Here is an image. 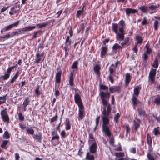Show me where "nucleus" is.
<instances>
[{
  "label": "nucleus",
  "mask_w": 160,
  "mask_h": 160,
  "mask_svg": "<svg viewBox=\"0 0 160 160\" xmlns=\"http://www.w3.org/2000/svg\"><path fill=\"white\" fill-rule=\"evenodd\" d=\"M110 93L108 92H101L99 94L102 103L104 106L103 110L102 111L101 118L102 122V131L104 133V136L110 137L112 135L109 124L110 119L112 118L110 115L111 108L110 104H108L110 97Z\"/></svg>",
  "instance_id": "nucleus-1"
},
{
  "label": "nucleus",
  "mask_w": 160,
  "mask_h": 160,
  "mask_svg": "<svg viewBox=\"0 0 160 160\" xmlns=\"http://www.w3.org/2000/svg\"><path fill=\"white\" fill-rule=\"evenodd\" d=\"M121 23L122 24L121 27L118 24L115 23H112V29L113 31L116 34L115 38L117 41L120 42L123 41L121 43V46L118 44H115L112 47L113 50H116L117 49L124 48L125 45L128 46L129 44L128 42L130 40V38L127 37L124 38L125 32L123 29V24L124 23L123 21H121Z\"/></svg>",
  "instance_id": "nucleus-2"
},
{
  "label": "nucleus",
  "mask_w": 160,
  "mask_h": 160,
  "mask_svg": "<svg viewBox=\"0 0 160 160\" xmlns=\"http://www.w3.org/2000/svg\"><path fill=\"white\" fill-rule=\"evenodd\" d=\"M0 114L2 119L4 122H7L8 123H9V118L6 108L1 111Z\"/></svg>",
  "instance_id": "nucleus-3"
},
{
  "label": "nucleus",
  "mask_w": 160,
  "mask_h": 160,
  "mask_svg": "<svg viewBox=\"0 0 160 160\" xmlns=\"http://www.w3.org/2000/svg\"><path fill=\"white\" fill-rule=\"evenodd\" d=\"M156 73V69H152L150 71L149 75V78L152 83H154L155 77Z\"/></svg>",
  "instance_id": "nucleus-4"
},
{
  "label": "nucleus",
  "mask_w": 160,
  "mask_h": 160,
  "mask_svg": "<svg viewBox=\"0 0 160 160\" xmlns=\"http://www.w3.org/2000/svg\"><path fill=\"white\" fill-rule=\"evenodd\" d=\"M74 98L75 102L78 105V107L83 106L81 97L78 94H75Z\"/></svg>",
  "instance_id": "nucleus-5"
},
{
  "label": "nucleus",
  "mask_w": 160,
  "mask_h": 160,
  "mask_svg": "<svg viewBox=\"0 0 160 160\" xmlns=\"http://www.w3.org/2000/svg\"><path fill=\"white\" fill-rule=\"evenodd\" d=\"M62 74V71H59L56 74L55 76V85H57L58 88L60 86V83L61 82V77Z\"/></svg>",
  "instance_id": "nucleus-6"
},
{
  "label": "nucleus",
  "mask_w": 160,
  "mask_h": 160,
  "mask_svg": "<svg viewBox=\"0 0 160 160\" xmlns=\"http://www.w3.org/2000/svg\"><path fill=\"white\" fill-rule=\"evenodd\" d=\"M109 90L110 92L111 93L115 92L119 93L121 92V88L119 86H114L110 87Z\"/></svg>",
  "instance_id": "nucleus-7"
},
{
  "label": "nucleus",
  "mask_w": 160,
  "mask_h": 160,
  "mask_svg": "<svg viewBox=\"0 0 160 160\" xmlns=\"http://www.w3.org/2000/svg\"><path fill=\"white\" fill-rule=\"evenodd\" d=\"M78 108V119L82 120L83 118L85 115L84 107L83 106Z\"/></svg>",
  "instance_id": "nucleus-8"
},
{
  "label": "nucleus",
  "mask_w": 160,
  "mask_h": 160,
  "mask_svg": "<svg viewBox=\"0 0 160 160\" xmlns=\"http://www.w3.org/2000/svg\"><path fill=\"white\" fill-rule=\"evenodd\" d=\"M20 21L18 20L15 23L10 24L4 27L6 31L10 30L14 27H17L19 24Z\"/></svg>",
  "instance_id": "nucleus-9"
},
{
  "label": "nucleus",
  "mask_w": 160,
  "mask_h": 160,
  "mask_svg": "<svg viewBox=\"0 0 160 160\" xmlns=\"http://www.w3.org/2000/svg\"><path fill=\"white\" fill-rule=\"evenodd\" d=\"M97 148V145L96 143L95 142L89 147V152L94 153L96 152Z\"/></svg>",
  "instance_id": "nucleus-10"
},
{
  "label": "nucleus",
  "mask_w": 160,
  "mask_h": 160,
  "mask_svg": "<svg viewBox=\"0 0 160 160\" xmlns=\"http://www.w3.org/2000/svg\"><path fill=\"white\" fill-rule=\"evenodd\" d=\"M125 11L127 16L129 17L130 14H134L137 12V10L131 8H127L125 9Z\"/></svg>",
  "instance_id": "nucleus-11"
},
{
  "label": "nucleus",
  "mask_w": 160,
  "mask_h": 160,
  "mask_svg": "<svg viewBox=\"0 0 160 160\" xmlns=\"http://www.w3.org/2000/svg\"><path fill=\"white\" fill-rule=\"evenodd\" d=\"M140 123V121L139 119L136 118L133 121V128L137 130L139 128Z\"/></svg>",
  "instance_id": "nucleus-12"
},
{
  "label": "nucleus",
  "mask_w": 160,
  "mask_h": 160,
  "mask_svg": "<svg viewBox=\"0 0 160 160\" xmlns=\"http://www.w3.org/2000/svg\"><path fill=\"white\" fill-rule=\"evenodd\" d=\"M101 67L98 65H96L94 66L93 70L95 73L98 75L99 76L100 74V70Z\"/></svg>",
  "instance_id": "nucleus-13"
},
{
  "label": "nucleus",
  "mask_w": 160,
  "mask_h": 160,
  "mask_svg": "<svg viewBox=\"0 0 160 160\" xmlns=\"http://www.w3.org/2000/svg\"><path fill=\"white\" fill-rule=\"evenodd\" d=\"M131 77L130 73H127L125 75V82L126 85H128L131 81Z\"/></svg>",
  "instance_id": "nucleus-14"
},
{
  "label": "nucleus",
  "mask_w": 160,
  "mask_h": 160,
  "mask_svg": "<svg viewBox=\"0 0 160 160\" xmlns=\"http://www.w3.org/2000/svg\"><path fill=\"white\" fill-rule=\"evenodd\" d=\"M108 51V48L105 47H102L101 48V52L100 53L101 57L103 58V56H105Z\"/></svg>",
  "instance_id": "nucleus-15"
},
{
  "label": "nucleus",
  "mask_w": 160,
  "mask_h": 160,
  "mask_svg": "<svg viewBox=\"0 0 160 160\" xmlns=\"http://www.w3.org/2000/svg\"><path fill=\"white\" fill-rule=\"evenodd\" d=\"M33 138L39 142H41L42 135L41 133H39L38 134H33Z\"/></svg>",
  "instance_id": "nucleus-16"
},
{
  "label": "nucleus",
  "mask_w": 160,
  "mask_h": 160,
  "mask_svg": "<svg viewBox=\"0 0 160 160\" xmlns=\"http://www.w3.org/2000/svg\"><path fill=\"white\" fill-rule=\"evenodd\" d=\"M141 88V87L140 86H138L135 87L134 89V93L133 95L138 96L139 93V90Z\"/></svg>",
  "instance_id": "nucleus-17"
},
{
  "label": "nucleus",
  "mask_w": 160,
  "mask_h": 160,
  "mask_svg": "<svg viewBox=\"0 0 160 160\" xmlns=\"http://www.w3.org/2000/svg\"><path fill=\"white\" fill-rule=\"evenodd\" d=\"M85 159L87 160H94L95 158L94 156L88 152L87 153L85 157Z\"/></svg>",
  "instance_id": "nucleus-18"
},
{
  "label": "nucleus",
  "mask_w": 160,
  "mask_h": 160,
  "mask_svg": "<svg viewBox=\"0 0 160 160\" xmlns=\"http://www.w3.org/2000/svg\"><path fill=\"white\" fill-rule=\"evenodd\" d=\"M9 142V140H4L2 141V143L1 145V147L4 149H7L8 147L6 146Z\"/></svg>",
  "instance_id": "nucleus-19"
},
{
  "label": "nucleus",
  "mask_w": 160,
  "mask_h": 160,
  "mask_svg": "<svg viewBox=\"0 0 160 160\" xmlns=\"http://www.w3.org/2000/svg\"><path fill=\"white\" fill-rule=\"evenodd\" d=\"M135 40L137 41L136 45H138V44H141L143 41L142 38L140 36H136Z\"/></svg>",
  "instance_id": "nucleus-20"
},
{
  "label": "nucleus",
  "mask_w": 160,
  "mask_h": 160,
  "mask_svg": "<svg viewBox=\"0 0 160 160\" xmlns=\"http://www.w3.org/2000/svg\"><path fill=\"white\" fill-rule=\"evenodd\" d=\"M42 33V31H38L34 32L33 36L32 38V39L36 38L37 37H38V35L39 34L40 35Z\"/></svg>",
  "instance_id": "nucleus-21"
},
{
  "label": "nucleus",
  "mask_w": 160,
  "mask_h": 160,
  "mask_svg": "<svg viewBox=\"0 0 160 160\" xmlns=\"http://www.w3.org/2000/svg\"><path fill=\"white\" fill-rule=\"evenodd\" d=\"M22 33L21 29H19L18 31L12 32L11 33V38L14 37L15 35H18Z\"/></svg>",
  "instance_id": "nucleus-22"
},
{
  "label": "nucleus",
  "mask_w": 160,
  "mask_h": 160,
  "mask_svg": "<svg viewBox=\"0 0 160 160\" xmlns=\"http://www.w3.org/2000/svg\"><path fill=\"white\" fill-rule=\"evenodd\" d=\"M19 75V72L17 71L13 78L9 81L10 83H13V82L16 80Z\"/></svg>",
  "instance_id": "nucleus-23"
},
{
  "label": "nucleus",
  "mask_w": 160,
  "mask_h": 160,
  "mask_svg": "<svg viewBox=\"0 0 160 160\" xmlns=\"http://www.w3.org/2000/svg\"><path fill=\"white\" fill-rule=\"evenodd\" d=\"M7 94L0 97V105L6 102L7 100Z\"/></svg>",
  "instance_id": "nucleus-24"
},
{
  "label": "nucleus",
  "mask_w": 160,
  "mask_h": 160,
  "mask_svg": "<svg viewBox=\"0 0 160 160\" xmlns=\"http://www.w3.org/2000/svg\"><path fill=\"white\" fill-rule=\"evenodd\" d=\"M41 57V55H40V54L38 52H37L36 54V58L35 61V63H38L39 62L41 59V58H40Z\"/></svg>",
  "instance_id": "nucleus-25"
},
{
  "label": "nucleus",
  "mask_w": 160,
  "mask_h": 160,
  "mask_svg": "<svg viewBox=\"0 0 160 160\" xmlns=\"http://www.w3.org/2000/svg\"><path fill=\"white\" fill-rule=\"evenodd\" d=\"M159 7V5L158 4H155V5H151L148 7V8L151 10H153L158 8Z\"/></svg>",
  "instance_id": "nucleus-26"
},
{
  "label": "nucleus",
  "mask_w": 160,
  "mask_h": 160,
  "mask_svg": "<svg viewBox=\"0 0 160 160\" xmlns=\"http://www.w3.org/2000/svg\"><path fill=\"white\" fill-rule=\"evenodd\" d=\"M132 105L134 106L137 105L138 104V101L136 97L134 95H133L132 96Z\"/></svg>",
  "instance_id": "nucleus-27"
},
{
  "label": "nucleus",
  "mask_w": 160,
  "mask_h": 160,
  "mask_svg": "<svg viewBox=\"0 0 160 160\" xmlns=\"http://www.w3.org/2000/svg\"><path fill=\"white\" fill-rule=\"evenodd\" d=\"M147 141L148 144L151 146L152 144V140L150 135L148 133L147 136Z\"/></svg>",
  "instance_id": "nucleus-28"
},
{
  "label": "nucleus",
  "mask_w": 160,
  "mask_h": 160,
  "mask_svg": "<svg viewBox=\"0 0 160 160\" xmlns=\"http://www.w3.org/2000/svg\"><path fill=\"white\" fill-rule=\"evenodd\" d=\"M73 77L72 72H71L69 79V84L70 86H72L73 85Z\"/></svg>",
  "instance_id": "nucleus-29"
},
{
  "label": "nucleus",
  "mask_w": 160,
  "mask_h": 160,
  "mask_svg": "<svg viewBox=\"0 0 160 160\" xmlns=\"http://www.w3.org/2000/svg\"><path fill=\"white\" fill-rule=\"evenodd\" d=\"M71 128V126L69 119H66L65 123V129L66 130H69Z\"/></svg>",
  "instance_id": "nucleus-30"
},
{
  "label": "nucleus",
  "mask_w": 160,
  "mask_h": 160,
  "mask_svg": "<svg viewBox=\"0 0 160 160\" xmlns=\"http://www.w3.org/2000/svg\"><path fill=\"white\" fill-rule=\"evenodd\" d=\"M138 8L143 13L146 12L148 10V7L144 6H141L139 7Z\"/></svg>",
  "instance_id": "nucleus-31"
},
{
  "label": "nucleus",
  "mask_w": 160,
  "mask_h": 160,
  "mask_svg": "<svg viewBox=\"0 0 160 160\" xmlns=\"http://www.w3.org/2000/svg\"><path fill=\"white\" fill-rule=\"evenodd\" d=\"M30 102L29 99L28 98H26L22 104V105L23 107H26L28 104Z\"/></svg>",
  "instance_id": "nucleus-32"
},
{
  "label": "nucleus",
  "mask_w": 160,
  "mask_h": 160,
  "mask_svg": "<svg viewBox=\"0 0 160 160\" xmlns=\"http://www.w3.org/2000/svg\"><path fill=\"white\" fill-rule=\"evenodd\" d=\"M154 102L157 105H160V96H157L155 97Z\"/></svg>",
  "instance_id": "nucleus-33"
},
{
  "label": "nucleus",
  "mask_w": 160,
  "mask_h": 160,
  "mask_svg": "<svg viewBox=\"0 0 160 160\" xmlns=\"http://www.w3.org/2000/svg\"><path fill=\"white\" fill-rule=\"evenodd\" d=\"M48 24V23L47 22H44L42 23L37 24L36 26L38 27L39 28H41L45 27Z\"/></svg>",
  "instance_id": "nucleus-34"
},
{
  "label": "nucleus",
  "mask_w": 160,
  "mask_h": 160,
  "mask_svg": "<svg viewBox=\"0 0 160 160\" xmlns=\"http://www.w3.org/2000/svg\"><path fill=\"white\" fill-rule=\"evenodd\" d=\"M120 117V114L118 113L114 115V121L116 123H117L118 121V119Z\"/></svg>",
  "instance_id": "nucleus-35"
},
{
  "label": "nucleus",
  "mask_w": 160,
  "mask_h": 160,
  "mask_svg": "<svg viewBox=\"0 0 160 160\" xmlns=\"http://www.w3.org/2000/svg\"><path fill=\"white\" fill-rule=\"evenodd\" d=\"M2 137L4 139H8L10 138V135L7 131H5L4 132L3 134Z\"/></svg>",
  "instance_id": "nucleus-36"
},
{
  "label": "nucleus",
  "mask_w": 160,
  "mask_h": 160,
  "mask_svg": "<svg viewBox=\"0 0 160 160\" xmlns=\"http://www.w3.org/2000/svg\"><path fill=\"white\" fill-rule=\"evenodd\" d=\"M152 66L155 68H158V59L157 58H156L154 60L153 64H152Z\"/></svg>",
  "instance_id": "nucleus-37"
},
{
  "label": "nucleus",
  "mask_w": 160,
  "mask_h": 160,
  "mask_svg": "<svg viewBox=\"0 0 160 160\" xmlns=\"http://www.w3.org/2000/svg\"><path fill=\"white\" fill-rule=\"evenodd\" d=\"M19 120L20 121H22L24 120V117L22 113L20 112L18 114Z\"/></svg>",
  "instance_id": "nucleus-38"
},
{
  "label": "nucleus",
  "mask_w": 160,
  "mask_h": 160,
  "mask_svg": "<svg viewBox=\"0 0 160 160\" xmlns=\"http://www.w3.org/2000/svg\"><path fill=\"white\" fill-rule=\"evenodd\" d=\"M114 66V64H111V66L109 68V70L110 72V74H112L113 73H115V72H114V69L112 67V66Z\"/></svg>",
  "instance_id": "nucleus-39"
},
{
  "label": "nucleus",
  "mask_w": 160,
  "mask_h": 160,
  "mask_svg": "<svg viewBox=\"0 0 160 160\" xmlns=\"http://www.w3.org/2000/svg\"><path fill=\"white\" fill-rule=\"evenodd\" d=\"M36 26H28L26 27L28 31L32 30L36 28Z\"/></svg>",
  "instance_id": "nucleus-40"
},
{
  "label": "nucleus",
  "mask_w": 160,
  "mask_h": 160,
  "mask_svg": "<svg viewBox=\"0 0 160 160\" xmlns=\"http://www.w3.org/2000/svg\"><path fill=\"white\" fill-rule=\"evenodd\" d=\"M83 8H84V7H83L82 8L81 10H78L77 11V16L78 18H80V16L83 13Z\"/></svg>",
  "instance_id": "nucleus-41"
},
{
  "label": "nucleus",
  "mask_w": 160,
  "mask_h": 160,
  "mask_svg": "<svg viewBox=\"0 0 160 160\" xmlns=\"http://www.w3.org/2000/svg\"><path fill=\"white\" fill-rule=\"evenodd\" d=\"M71 41L69 40V37L68 36L66 39L65 43V46H69L70 45Z\"/></svg>",
  "instance_id": "nucleus-42"
},
{
  "label": "nucleus",
  "mask_w": 160,
  "mask_h": 160,
  "mask_svg": "<svg viewBox=\"0 0 160 160\" xmlns=\"http://www.w3.org/2000/svg\"><path fill=\"white\" fill-rule=\"evenodd\" d=\"M1 38L2 39H8V38H11V34H8L5 35H3L2 36H1Z\"/></svg>",
  "instance_id": "nucleus-43"
},
{
  "label": "nucleus",
  "mask_w": 160,
  "mask_h": 160,
  "mask_svg": "<svg viewBox=\"0 0 160 160\" xmlns=\"http://www.w3.org/2000/svg\"><path fill=\"white\" fill-rule=\"evenodd\" d=\"M10 75L6 73L4 75H2L1 77L4 80H6L9 78Z\"/></svg>",
  "instance_id": "nucleus-44"
},
{
  "label": "nucleus",
  "mask_w": 160,
  "mask_h": 160,
  "mask_svg": "<svg viewBox=\"0 0 160 160\" xmlns=\"http://www.w3.org/2000/svg\"><path fill=\"white\" fill-rule=\"evenodd\" d=\"M27 132L28 134L33 135L34 132V130L32 128H28L26 129Z\"/></svg>",
  "instance_id": "nucleus-45"
},
{
  "label": "nucleus",
  "mask_w": 160,
  "mask_h": 160,
  "mask_svg": "<svg viewBox=\"0 0 160 160\" xmlns=\"http://www.w3.org/2000/svg\"><path fill=\"white\" fill-rule=\"evenodd\" d=\"M78 62L77 61H76L74 62L72 66V69H76L78 67Z\"/></svg>",
  "instance_id": "nucleus-46"
},
{
  "label": "nucleus",
  "mask_w": 160,
  "mask_h": 160,
  "mask_svg": "<svg viewBox=\"0 0 160 160\" xmlns=\"http://www.w3.org/2000/svg\"><path fill=\"white\" fill-rule=\"evenodd\" d=\"M39 86H38L37 88L35 90V93L36 94L37 97H39V95L41 94L39 90Z\"/></svg>",
  "instance_id": "nucleus-47"
},
{
  "label": "nucleus",
  "mask_w": 160,
  "mask_h": 160,
  "mask_svg": "<svg viewBox=\"0 0 160 160\" xmlns=\"http://www.w3.org/2000/svg\"><path fill=\"white\" fill-rule=\"evenodd\" d=\"M57 85H55V94L56 96H58L59 95L60 93L59 91L58 90V88H58Z\"/></svg>",
  "instance_id": "nucleus-48"
},
{
  "label": "nucleus",
  "mask_w": 160,
  "mask_h": 160,
  "mask_svg": "<svg viewBox=\"0 0 160 160\" xmlns=\"http://www.w3.org/2000/svg\"><path fill=\"white\" fill-rule=\"evenodd\" d=\"M15 68V67H10L7 69L6 73L10 75L12 71Z\"/></svg>",
  "instance_id": "nucleus-49"
},
{
  "label": "nucleus",
  "mask_w": 160,
  "mask_h": 160,
  "mask_svg": "<svg viewBox=\"0 0 160 160\" xmlns=\"http://www.w3.org/2000/svg\"><path fill=\"white\" fill-rule=\"evenodd\" d=\"M138 112L139 115L143 116L145 112L142 109H138Z\"/></svg>",
  "instance_id": "nucleus-50"
},
{
  "label": "nucleus",
  "mask_w": 160,
  "mask_h": 160,
  "mask_svg": "<svg viewBox=\"0 0 160 160\" xmlns=\"http://www.w3.org/2000/svg\"><path fill=\"white\" fill-rule=\"evenodd\" d=\"M158 21L155 20L154 23V29L157 30L158 29Z\"/></svg>",
  "instance_id": "nucleus-51"
},
{
  "label": "nucleus",
  "mask_w": 160,
  "mask_h": 160,
  "mask_svg": "<svg viewBox=\"0 0 160 160\" xmlns=\"http://www.w3.org/2000/svg\"><path fill=\"white\" fill-rule=\"evenodd\" d=\"M117 157H123L124 155V153L123 152H117L115 154Z\"/></svg>",
  "instance_id": "nucleus-52"
},
{
  "label": "nucleus",
  "mask_w": 160,
  "mask_h": 160,
  "mask_svg": "<svg viewBox=\"0 0 160 160\" xmlns=\"http://www.w3.org/2000/svg\"><path fill=\"white\" fill-rule=\"evenodd\" d=\"M89 141H94V138L92 134L90 133L89 134Z\"/></svg>",
  "instance_id": "nucleus-53"
},
{
  "label": "nucleus",
  "mask_w": 160,
  "mask_h": 160,
  "mask_svg": "<svg viewBox=\"0 0 160 160\" xmlns=\"http://www.w3.org/2000/svg\"><path fill=\"white\" fill-rule=\"evenodd\" d=\"M59 138V136L58 135L57 133H56L55 136H53L52 137L51 140L52 141L55 139L58 140Z\"/></svg>",
  "instance_id": "nucleus-54"
},
{
  "label": "nucleus",
  "mask_w": 160,
  "mask_h": 160,
  "mask_svg": "<svg viewBox=\"0 0 160 160\" xmlns=\"http://www.w3.org/2000/svg\"><path fill=\"white\" fill-rule=\"evenodd\" d=\"M141 23L143 25H146L148 24V22L146 20V17H145L143 18V20Z\"/></svg>",
  "instance_id": "nucleus-55"
},
{
  "label": "nucleus",
  "mask_w": 160,
  "mask_h": 160,
  "mask_svg": "<svg viewBox=\"0 0 160 160\" xmlns=\"http://www.w3.org/2000/svg\"><path fill=\"white\" fill-rule=\"evenodd\" d=\"M147 157L149 160H154L153 156L149 153H148L147 154Z\"/></svg>",
  "instance_id": "nucleus-56"
},
{
  "label": "nucleus",
  "mask_w": 160,
  "mask_h": 160,
  "mask_svg": "<svg viewBox=\"0 0 160 160\" xmlns=\"http://www.w3.org/2000/svg\"><path fill=\"white\" fill-rule=\"evenodd\" d=\"M61 135L63 138H64L66 137V132L64 130H63L61 132Z\"/></svg>",
  "instance_id": "nucleus-57"
},
{
  "label": "nucleus",
  "mask_w": 160,
  "mask_h": 160,
  "mask_svg": "<svg viewBox=\"0 0 160 160\" xmlns=\"http://www.w3.org/2000/svg\"><path fill=\"white\" fill-rule=\"evenodd\" d=\"M108 79L110 81L111 83H113L114 82L113 77L111 74H109L108 76Z\"/></svg>",
  "instance_id": "nucleus-58"
},
{
  "label": "nucleus",
  "mask_w": 160,
  "mask_h": 160,
  "mask_svg": "<svg viewBox=\"0 0 160 160\" xmlns=\"http://www.w3.org/2000/svg\"><path fill=\"white\" fill-rule=\"evenodd\" d=\"M155 135H157L159 133V132L158 129V128H155L153 131Z\"/></svg>",
  "instance_id": "nucleus-59"
},
{
  "label": "nucleus",
  "mask_w": 160,
  "mask_h": 160,
  "mask_svg": "<svg viewBox=\"0 0 160 160\" xmlns=\"http://www.w3.org/2000/svg\"><path fill=\"white\" fill-rule=\"evenodd\" d=\"M58 117L57 115V114H56L55 116L54 117H53L51 120V122H54L55 121H56L57 120V118Z\"/></svg>",
  "instance_id": "nucleus-60"
},
{
  "label": "nucleus",
  "mask_w": 160,
  "mask_h": 160,
  "mask_svg": "<svg viewBox=\"0 0 160 160\" xmlns=\"http://www.w3.org/2000/svg\"><path fill=\"white\" fill-rule=\"evenodd\" d=\"M9 7H3L1 10V11H0V13L1 14V13L5 11H6L8 8Z\"/></svg>",
  "instance_id": "nucleus-61"
},
{
  "label": "nucleus",
  "mask_w": 160,
  "mask_h": 160,
  "mask_svg": "<svg viewBox=\"0 0 160 160\" xmlns=\"http://www.w3.org/2000/svg\"><path fill=\"white\" fill-rule=\"evenodd\" d=\"M100 87L101 89L104 90H106L108 89V87L104 85H101Z\"/></svg>",
  "instance_id": "nucleus-62"
},
{
  "label": "nucleus",
  "mask_w": 160,
  "mask_h": 160,
  "mask_svg": "<svg viewBox=\"0 0 160 160\" xmlns=\"http://www.w3.org/2000/svg\"><path fill=\"white\" fill-rule=\"evenodd\" d=\"M85 28V26L83 23H82L80 24L79 27L80 30L83 31Z\"/></svg>",
  "instance_id": "nucleus-63"
},
{
  "label": "nucleus",
  "mask_w": 160,
  "mask_h": 160,
  "mask_svg": "<svg viewBox=\"0 0 160 160\" xmlns=\"http://www.w3.org/2000/svg\"><path fill=\"white\" fill-rule=\"evenodd\" d=\"M15 160H19L20 156L19 154L18 153H15Z\"/></svg>",
  "instance_id": "nucleus-64"
}]
</instances>
